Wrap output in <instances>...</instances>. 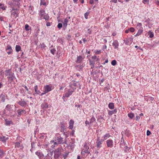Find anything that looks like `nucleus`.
Masks as SVG:
<instances>
[{
  "label": "nucleus",
  "instance_id": "a211bd4d",
  "mask_svg": "<svg viewBox=\"0 0 159 159\" xmlns=\"http://www.w3.org/2000/svg\"><path fill=\"white\" fill-rule=\"evenodd\" d=\"M69 123V125L68 127V128L69 129H72L73 127V125L74 123V121L73 120L71 119L70 120Z\"/></svg>",
  "mask_w": 159,
  "mask_h": 159
},
{
  "label": "nucleus",
  "instance_id": "72a5a7b5",
  "mask_svg": "<svg viewBox=\"0 0 159 159\" xmlns=\"http://www.w3.org/2000/svg\"><path fill=\"white\" fill-rule=\"evenodd\" d=\"M8 139V138H6L3 135L0 139V140L2 141L3 143H5L6 141Z\"/></svg>",
  "mask_w": 159,
  "mask_h": 159
},
{
  "label": "nucleus",
  "instance_id": "680f3d73",
  "mask_svg": "<svg viewBox=\"0 0 159 159\" xmlns=\"http://www.w3.org/2000/svg\"><path fill=\"white\" fill-rule=\"evenodd\" d=\"M151 134V132L149 130H147V136L150 135Z\"/></svg>",
  "mask_w": 159,
  "mask_h": 159
},
{
  "label": "nucleus",
  "instance_id": "c9c22d12",
  "mask_svg": "<svg viewBox=\"0 0 159 159\" xmlns=\"http://www.w3.org/2000/svg\"><path fill=\"white\" fill-rule=\"evenodd\" d=\"M128 116L131 119H132L134 117V115L133 113L130 112L128 114Z\"/></svg>",
  "mask_w": 159,
  "mask_h": 159
},
{
  "label": "nucleus",
  "instance_id": "bf43d9fd",
  "mask_svg": "<svg viewBox=\"0 0 159 159\" xmlns=\"http://www.w3.org/2000/svg\"><path fill=\"white\" fill-rule=\"evenodd\" d=\"M107 48V46L105 45H104L102 46V49L104 51Z\"/></svg>",
  "mask_w": 159,
  "mask_h": 159
},
{
  "label": "nucleus",
  "instance_id": "b1692460",
  "mask_svg": "<svg viewBox=\"0 0 159 159\" xmlns=\"http://www.w3.org/2000/svg\"><path fill=\"white\" fill-rule=\"evenodd\" d=\"M25 30L29 33L31 32V28L28 24H26L25 26Z\"/></svg>",
  "mask_w": 159,
  "mask_h": 159
},
{
  "label": "nucleus",
  "instance_id": "a19ab883",
  "mask_svg": "<svg viewBox=\"0 0 159 159\" xmlns=\"http://www.w3.org/2000/svg\"><path fill=\"white\" fill-rule=\"evenodd\" d=\"M6 20V17L5 16L0 15V21H5Z\"/></svg>",
  "mask_w": 159,
  "mask_h": 159
},
{
  "label": "nucleus",
  "instance_id": "412c9836",
  "mask_svg": "<svg viewBox=\"0 0 159 159\" xmlns=\"http://www.w3.org/2000/svg\"><path fill=\"white\" fill-rule=\"evenodd\" d=\"M108 114L109 115H112L113 114H116L117 112V109H115L112 111H108Z\"/></svg>",
  "mask_w": 159,
  "mask_h": 159
},
{
  "label": "nucleus",
  "instance_id": "9d476101",
  "mask_svg": "<svg viewBox=\"0 0 159 159\" xmlns=\"http://www.w3.org/2000/svg\"><path fill=\"white\" fill-rule=\"evenodd\" d=\"M17 116L20 117L22 114H25L26 113L25 110L19 109L17 110Z\"/></svg>",
  "mask_w": 159,
  "mask_h": 159
},
{
  "label": "nucleus",
  "instance_id": "6e6552de",
  "mask_svg": "<svg viewBox=\"0 0 159 159\" xmlns=\"http://www.w3.org/2000/svg\"><path fill=\"white\" fill-rule=\"evenodd\" d=\"M41 107V109L43 110V112L45 111L46 110L47 108L48 107V105L45 100L42 103Z\"/></svg>",
  "mask_w": 159,
  "mask_h": 159
},
{
  "label": "nucleus",
  "instance_id": "c03bdc74",
  "mask_svg": "<svg viewBox=\"0 0 159 159\" xmlns=\"http://www.w3.org/2000/svg\"><path fill=\"white\" fill-rule=\"evenodd\" d=\"M61 131H64L66 129L65 126L63 124H61Z\"/></svg>",
  "mask_w": 159,
  "mask_h": 159
},
{
  "label": "nucleus",
  "instance_id": "0e129e2a",
  "mask_svg": "<svg viewBox=\"0 0 159 159\" xmlns=\"http://www.w3.org/2000/svg\"><path fill=\"white\" fill-rule=\"evenodd\" d=\"M46 93H47L45 92V91L44 90L43 93H40L39 95L40 96H42L43 95H44Z\"/></svg>",
  "mask_w": 159,
  "mask_h": 159
},
{
  "label": "nucleus",
  "instance_id": "864d4df0",
  "mask_svg": "<svg viewBox=\"0 0 159 159\" xmlns=\"http://www.w3.org/2000/svg\"><path fill=\"white\" fill-rule=\"evenodd\" d=\"M101 52H101V50H96L95 51V54L96 55L99 54L101 53Z\"/></svg>",
  "mask_w": 159,
  "mask_h": 159
},
{
  "label": "nucleus",
  "instance_id": "f257e3e1",
  "mask_svg": "<svg viewBox=\"0 0 159 159\" xmlns=\"http://www.w3.org/2000/svg\"><path fill=\"white\" fill-rule=\"evenodd\" d=\"M54 142L53 140L52 141H51V142H54L53 145L52 146V148H54L58 144H63L66 143L65 139L61 137L60 134H56L54 138Z\"/></svg>",
  "mask_w": 159,
  "mask_h": 159
},
{
  "label": "nucleus",
  "instance_id": "0eeeda50",
  "mask_svg": "<svg viewBox=\"0 0 159 159\" xmlns=\"http://www.w3.org/2000/svg\"><path fill=\"white\" fill-rule=\"evenodd\" d=\"M53 88L51 84L47 85L44 87V90L47 93L51 91Z\"/></svg>",
  "mask_w": 159,
  "mask_h": 159
},
{
  "label": "nucleus",
  "instance_id": "e433bc0d",
  "mask_svg": "<svg viewBox=\"0 0 159 159\" xmlns=\"http://www.w3.org/2000/svg\"><path fill=\"white\" fill-rule=\"evenodd\" d=\"M69 19L66 18L64 20V21L63 23V26L64 27H66L67 25V23L68 22Z\"/></svg>",
  "mask_w": 159,
  "mask_h": 159
},
{
  "label": "nucleus",
  "instance_id": "de8ad7c7",
  "mask_svg": "<svg viewBox=\"0 0 159 159\" xmlns=\"http://www.w3.org/2000/svg\"><path fill=\"white\" fill-rule=\"evenodd\" d=\"M89 63L90 65H94L95 63V61L92 60H89Z\"/></svg>",
  "mask_w": 159,
  "mask_h": 159
},
{
  "label": "nucleus",
  "instance_id": "a18cd8bd",
  "mask_svg": "<svg viewBox=\"0 0 159 159\" xmlns=\"http://www.w3.org/2000/svg\"><path fill=\"white\" fill-rule=\"evenodd\" d=\"M4 154V153L2 150L0 149V158H2L3 157Z\"/></svg>",
  "mask_w": 159,
  "mask_h": 159
},
{
  "label": "nucleus",
  "instance_id": "338daca9",
  "mask_svg": "<svg viewBox=\"0 0 159 159\" xmlns=\"http://www.w3.org/2000/svg\"><path fill=\"white\" fill-rule=\"evenodd\" d=\"M136 120H137V121H138L139 120L140 118V117L139 116H137L136 117Z\"/></svg>",
  "mask_w": 159,
  "mask_h": 159
},
{
  "label": "nucleus",
  "instance_id": "dca6fc26",
  "mask_svg": "<svg viewBox=\"0 0 159 159\" xmlns=\"http://www.w3.org/2000/svg\"><path fill=\"white\" fill-rule=\"evenodd\" d=\"M112 45L115 49H118L119 45V43L117 40H114Z\"/></svg>",
  "mask_w": 159,
  "mask_h": 159
},
{
  "label": "nucleus",
  "instance_id": "4be33fe9",
  "mask_svg": "<svg viewBox=\"0 0 159 159\" xmlns=\"http://www.w3.org/2000/svg\"><path fill=\"white\" fill-rule=\"evenodd\" d=\"M73 92V91H70V90H69L66 93H64V94L66 97L68 98L70 96V95H72Z\"/></svg>",
  "mask_w": 159,
  "mask_h": 159
},
{
  "label": "nucleus",
  "instance_id": "423d86ee",
  "mask_svg": "<svg viewBox=\"0 0 159 159\" xmlns=\"http://www.w3.org/2000/svg\"><path fill=\"white\" fill-rule=\"evenodd\" d=\"M106 143L107 148H111L114 146L113 140L111 139H109L106 141Z\"/></svg>",
  "mask_w": 159,
  "mask_h": 159
},
{
  "label": "nucleus",
  "instance_id": "39448f33",
  "mask_svg": "<svg viewBox=\"0 0 159 159\" xmlns=\"http://www.w3.org/2000/svg\"><path fill=\"white\" fill-rule=\"evenodd\" d=\"M89 143L88 142L86 141L85 142L84 146V149L82 152L86 153H89V152L88 149L89 148Z\"/></svg>",
  "mask_w": 159,
  "mask_h": 159
},
{
  "label": "nucleus",
  "instance_id": "5701e85b",
  "mask_svg": "<svg viewBox=\"0 0 159 159\" xmlns=\"http://www.w3.org/2000/svg\"><path fill=\"white\" fill-rule=\"evenodd\" d=\"M7 78L8 79V80L10 83L12 82L14 80L16 79L14 74L12 75L10 77H7Z\"/></svg>",
  "mask_w": 159,
  "mask_h": 159
},
{
  "label": "nucleus",
  "instance_id": "7c9ffc66",
  "mask_svg": "<svg viewBox=\"0 0 159 159\" xmlns=\"http://www.w3.org/2000/svg\"><path fill=\"white\" fill-rule=\"evenodd\" d=\"M6 7L5 6V5L2 3H0V10L2 9L4 11L6 9Z\"/></svg>",
  "mask_w": 159,
  "mask_h": 159
},
{
  "label": "nucleus",
  "instance_id": "9b49d317",
  "mask_svg": "<svg viewBox=\"0 0 159 159\" xmlns=\"http://www.w3.org/2000/svg\"><path fill=\"white\" fill-rule=\"evenodd\" d=\"M6 51L7 54H10L12 53L13 50L12 49L10 45H8L6 48Z\"/></svg>",
  "mask_w": 159,
  "mask_h": 159
},
{
  "label": "nucleus",
  "instance_id": "2eb2a0df",
  "mask_svg": "<svg viewBox=\"0 0 159 159\" xmlns=\"http://www.w3.org/2000/svg\"><path fill=\"white\" fill-rule=\"evenodd\" d=\"M111 137V135L109 133H106V134L104 135L102 137V139L104 141L105 140H107L108 138L110 137Z\"/></svg>",
  "mask_w": 159,
  "mask_h": 159
},
{
  "label": "nucleus",
  "instance_id": "f3484780",
  "mask_svg": "<svg viewBox=\"0 0 159 159\" xmlns=\"http://www.w3.org/2000/svg\"><path fill=\"white\" fill-rule=\"evenodd\" d=\"M84 58V57H83L82 56H78L77 58L76 62L78 63H80L82 62Z\"/></svg>",
  "mask_w": 159,
  "mask_h": 159
},
{
  "label": "nucleus",
  "instance_id": "603ef678",
  "mask_svg": "<svg viewBox=\"0 0 159 159\" xmlns=\"http://www.w3.org/2000/svg\"><path fill=\"white\" fill-rule=\"evenodd\" d=\"M129 31L133 33L134 32L135 30V29L133 27H130L129 28Z\"/></svg>",
  "mask_w": 159,
  "mask_h": 159
},
{
  "label": "nucleus",
  "instance_id": "ddd939ff",
  "mask_svg": "<svg viewBox=\"0 0 159 159\" xmlns=\"http://www.w3.org/2000/svg\"><path fill=\"white\" fill-rule=\"evenodd\" d=\"M18 104L22 107H25L27 105V103L24 100L21 99L18 102Z\"/></svg>",
  "mask_w": 159,
  "mask_h": 159
},
{
  "label": "nucleus",
  "instance_id": "052dcab7",
  "mask_svg": "<svg viewBox=\"0 0 159 159\" xmlns=\"http://www.w3.org/2000/svg\"><path fill=\"white\" fill-rule=\"evenodd\" d=\"M154 2L157 6H159V1L158 0H155Z\"/></svg>",
  "mask_w": 159,
  "mask_h": 159
},
{
  "label": "nucleus",
  "instance_id": "c756f323",
  "mask_svg": "<svg viewBox=\"0 0 159 159\" xmlns=\"http://www.w3.org/2000/svg\"><path fill=\"white\" fill-rule=\"evenodd\" d=\"M13 2H16V3H14L15 6L16 7H20L19 6L20 4V0H13Z\"/></svg>",
  "mask_w": 159,
  "mask_h": 159
},
{
  "label": "nucleus",
  "instance_id": "6e6d98bb",
  "mask_svg": "<svg viewBox=\"0 0 159 159\" xmlns=\"http://www.w3.org/2000/svg\"><path fill=\"white\" fill-rule=\"evenodd\" d=\"M62 24L61 23H59L57 25V27L60 29L62 27Z\"/></svg>",
  "mask_w": 159,
  "mask_h": 159
},
{
  "label": "nucleus",
  "instance_id": "473e14b6",
  "mask_svg": "<svg viewBox=\"0 0 159 159\" xmlns=\"http://www.w3.org/2000/svg\"><path fill=\"white\" fill-rule=\"evenodd\" d=\"M108 107L110 109H113L114 108V103L113 102L110 103L108 105Z\"/></svg>",
  "mask_w": 159,
  "mask_h": 159
},
{
  "label": "nucleus",
  "instance_id": "4c0bfd02",
  "mask_svg": "<svg viewBox=\"0 0 159 159\" xmlns=\"http://www.w3.org/2000/svg\"><path fill=\"white\" fill-rule=\"evenodd\" d=\"M43 18L45 19L46 20H48L49 19V16L48 14L45 13L43 17Z\"/></svg>",
  "mask_w": 159,
  "mask_h": 159
},
{
  "label": "nucleus",
  "instance_id": "4d7b16f0",
  "mask_svg": "<svg viewBox=\"0 0 159 159\" xmlns=\"http://www.w3.org/2000/svg\"><path fill=\"white\" fill-rule=\"evenodd\" d=\"M85 123L86 126H87L88 125H89V126L90 125L89 124V121H88L87 120H86L85 121Z\"/></svg>",
  "mask_w": 159,
  "mask_h": 159
},
{
  "label": "nucleus",
  "instance_id": "20e7f679",
  "mask_svg": "<svg viewBox=\"0 0 159 159\" xmlns=\"http://www.w3.org/2000/svg\"><path fill=\"white\" fill-rule=\"evenodd\" d=\"M137 29L138 31L137 33L134 36L135 37L140 35L143 32V29L142 27V24L141 23H137Z\"/></svg>",
  "mask_w": 159,
  "mask_h": 159
},
{
  "label": "nucleus",
  "instance_id": "aec40b11",
  "mask_svg": "<svg viewBox=\"0 0 159 159\" xmlns=\"http://www.w3.org/2000/svg\"><path fill=\"white\" fill-rule=\"evenodd\" d=\"M35 154L37 155L39 159H43L44 158V155L43 154L40 152H37Z\"/></svg>",
  "mask_w": 159,
  "mask_h": 159
},
{
  "label": "nucleus",
  "instance_id": "1a4fd4ad",
  "mask_svg": "<svg viewBox=\"0 0 159 159\" xmlns=\"http://www.w3.org/2000/svg\"><path fill=\"white\" fill-rule=\"evenodd\" d=\"M52 152L53 154H54V157L55 159L58 158L61 153V151L58 149L56 150L54 152Z\"/></svg>",
  "mask_w": 159,
  "mask_h": 159
},
{
  "label": "nucleus",
  "instance_id": "f03ea898",
  "mask_svg": "<svg viewBox=\"0 0 159 159\" xmlns=\"http://www.w3.org/2000/svg\"><path fill=\"white\" fill-rule=\"evenodd\" d=\"M11 7L12 9L11 11V17L15 18L18 17L19 14L18 11L20 9V7H15L14 5H11Z\"/></svg>",
  "mask_w": 159,
  "mask_h": 159
},
{
  "label": "nucleus",
  "instance_id": "cd10ccee",
  "mask_svg": "<svg viewBox=\"0 0 159 159\" xmlns=\"http://www.w3.org/2000/svg\"><path fill=\"white\" fill-rule=\"evenodd\" d=\"M96 121V119L95 117L93 116L91 118L90 120L89 124L90 125H92L93 123L95 122Z\"/></svg>",
  "mask_w": 159,
  "mask_h": 159
},
{
  "label": "nucleus",
  "instance_id": "3c124183",
  "mask_svg": "<svg viewBox=\"0 0 159 159\" xmlns=\"http://www.w3.org/2000/svg\"><path fill=\"white\" fill-rule=\"evenodd\" d=\"M124 149L125 150V151L127 152V151H129V150L130 149V148L129 147H128L127 146H125L124 148Z\"/></svg>",
  "mask_w": 159,
  "mask_h": 159
},
{
  "label": "nucleus",
  "instance_id": "4468645a",
  "mask_svg": "<svg viewBox=\"0 0 159 159\" xmlns=\"http://www.w3.org/2000/svg\"><path fill=\"white\" fill-rule=\"evenodd\" d=\"M5 74L6 76L10 77L12 75H14V73L11 72V71L10 69H8L5 71Z\"/></svg>",
  "mask_w": 159,
  "mask_h": 159
},
{
  "label": "nucleus",
  "instance_id": "c85d7f7f",
  "mask_svg": "<svg viewBox=\"0 0 159 159\" xmlns=\"http://www.w3.org/2000/svg\"><path fill=\"white\" fill-rule=\"evenodd\" d=\"M91 58L93 59V60L95 61L98 62L100 61V58L97 57V56L95 55L92 56Z\"/></svg>",
  "mask_w": 159,
  "mask_h": 159
},
{
  "label": "nucleus",
  "instance_id": "f704fd0d",
  "mask_svg": "<svg viewBox=\"0 0 159 159\" xmlns=\"http://www.w3.org/2000/svg\"><path fill=\"white\" fill-rule=\"evenodd\" d=\"M5 125L7 126H9L11 124H12V122L11 120L9 121L7 120V119L5 120Z\"/></svg>",
  "mask_w": 159,
  "mask_h": 159
},
{
  "label": "nucleus",
  "instance_id": "ea45409f",
  "mask_svg": "<svg viewBox=\"0 0 159 159\" xmlns=\"http://www.w3.org/2000/svg\"><path fill=\"white\" fill-rule=\"evenodd\" d=\"M16 52H19L21 50V47L18 45H16L15 47Z\"/></svg>",
  "mask_w": 159,
  "mask_h": 159
},
{
  "label": "nucleus",
  "instance_id": "09e8293b",
  "mask_svg": "<svg viewBox=\"0 0 159 159\" xmlns=\"http://www.w3.org/2000/svg\"><path fill=\"white\" fill-rule=\"evenodd\" d=\"M117 64L116 61V60H114L111 62V64L112 66H115Z\"/></svg>",
  "mask_w": 159,
  "mask_h": 159
},
{
  "label": "nucleus",
  "instance_id": "13d9d810",
  "mask_svg": "<svg viewBox=\"0 0 159 159\" xmlns=\"http://www.w3.org/2000/svg\"><path fill=\"white\" fill-rule=\"evenodd\" d=\"M66 97L65 96V95L64 94L62 98L63 99L64 102H66L67 100V99L65 98Z\"/></svg>",
  "mask_w": 159,
  "mask_h": 159
},
{
  "label": "nucleus",
  "instance_id": "8fccbe9b",
  "mask_svg": "<svg viewBox=\"0 0 159 159\" xmlns=\"http://www.w3.org/2000/svg\"><path fill=\"white\" fill-rule=\"evenodd\" d=\"M77 67L80 70H82L83 69L84 66L81 65H79L77 66Z\"/></svg>",
  "mask_w": 159,
  "mask_h": 159
},
{
  "label": "nucleus",
  "instance_id": "774afa93",
  "mask_svg": "<svg viewBox=\"0 0 159 159\" xmlns=\"http://www.w3.org/2000/svg\"><path fill=\"white\" fill-rule=\"evenodd\" d=\"M149 1V0H143V2L145 4L147 2H148Z\"/></svg>",
  "mask_w": 159,
  "mask_h": 159
},
{
  "label": "nucleus",
  "instance_id": "e2e57ef3",
  "mask_svg": "<svg viewBox=\"0 0 159 159\" xmlns=\"http://www.w3.org/2000/svg\"><path fill=\"white\" fill-rule=\"evenodd\" d=\"M7 3L10 5V6H11V5H14L15 6V7H16L15 6V4H14V3H12V2H7Z\"/></svg>",
  "mask_w": 159,
  "mask_h": 159
},
{
  "label": "nucleus",
  "instance_id": "7ed1b4c3",
  "mask_svg": "<svg viewBox=\"0 0 159 159\" xmlns=\"http://www.w3.org/2000/svg\"><path fill=\"white\" fill-rule=\"evenodd\" d=\"M103 142V140L101 139L100 137L97 136L95 144V147L97 150H99L102 147V145Z\"/></svg>",
  "mask_w": 159,
  "mask_h": 159
},
{
  "label": "nucleus",
  "instance_id": "bb28decb",
  "mask_svg": "<svg viewBox=\"0 0 159 159\" xmlns=\"http://www.w3.org/2000/svg\"><path fill=\"white\" fill-rule=\"evenodd\" d=\"M50 52L53 55H54L55 53H56L57 54L58 53V52L56 51V50L55 48L50 49Z\"/></svg>",
  "mask_w": 159,
  "mask_h": 159
},
{
  "label": "nucleus",
  "instance_id": "a878e982",
  "mask_svg": "<svg viewBox=\"0 0 159 159\" xmlns=\"http://www.w3.org/2000/svg\"><path fill=\"white\" fill-rule=\"evenodd\" d=\"M53 155L52 152H50L48 153L47 156L43 158V159H52V158L51 157V156H52Z\"/></svg>",
  "mask_w": 159,
  "mask_h": 159
},
{
  "label": "nucleus",
  "instance_id": "79ce46f5",
  "mask_svg": "<svg viewBox=\"0 0 159 159\" xmlns=\"http://www.w3.org/2000/svg\"><path fill=\"white\" fill-rule=\"evenodd\" d=\"M148 35H149V38H152L154 37V34L153 32L149 31L148 33Z\"/></svg>",
  "mask_w": 159,
  "mask_h": 159
},
{
  "label": "nucleus",
  "instance_id": "49530a36",
  "mask_svg": "<svg viewBox=\"0 0 159 159\" xmlns=\"http://www.w3.org/2000/svg\"><path fill=\"white\" fill-rule=\"evenodd\" d=\"M69 152H65V154H62V156H63V157L64 158V159H66V157L68 155Z\"/></svg>",
  "mask_w": 159,
  "mask_h": 159
},
{
  "label": "nucleus",
  "instance_id": "37998d69",
  "mask_svg": "<svg viewBox=\"0 0 159 159\" xmlns=\"http://www.w3.org/2000/svg\"><path fill=\"white\" fill-rule=\"evenodd\" d=\"M15 148H19L21 147V144L19 142H16L15 143Z\"/></svg>",
  "mask_w": 159,
  "mask_h": 159
},
{
  "label": "nucleus",
  "instance_id": "69168bd1",
  "mask_svg": "<svg viewBox=\"0 0 159 159\" xmlns=\"http://www.w3.org/2000/svg\"><path fill=\"white\" fill-rule=\"evenodd\" d=\"M22 86L23 87H24L27 91H29L28 88H27V86L26 85H22Z\"/></svg>",
  "mask_w": 159,
  "mask_h": 159
},
{
  "label": "nucleus",
  "instance_id": "5fc2aeb1",
  "mask_svg": "<svg viewBox=\"0 0 159 159\" xmlns=\"http://www.w3.org/2000/svg\"><path fill=\"white\" fill-rule=\"evenodd\" d=\"M89 13L88 12H86L84 14V16L86 19H87L88 18V16L89 15Z\"/></svg>",
  "mask_w": 159,
  "mask_h": 159
},
{
  "label": "nucleus",
  "instance_id": "f8f14e48",
  "mask_svg": "<svg viewBox=\"0 0 159 159\" xmlns=\"http://www.w3.org/2000/svg\"><path fill=\"white\" fill-rule=\"evenodd\" d=\"M45 11L44 9H41L39 11V19L41 20L43 19V17L44 15Z\"/></svg>",
  "mask_w": 159,
  "mask_h": 159
},
{
  "label": "nucleus",
  "instance_id": "58836bf2",
  "mask_svg": "<svg viewBox=\"0 0 159 159\" xmlns=\"http://www.w3.org/2000/svg\"><path fill=\"white\" fill-rule=\"evenodd\" d=\"M0 97L1 98V101L4 102L6 99L5 96L4 94L2 93L0 96Z\"/></svg>",
  "mask_w": 159,
  "mask_h": 159
},
{
  "label": "nucleus",
  "instance_id": "393cba45",
  "mask_svg": "<svg viewBox=\"0 0 159 159\" xmlns=\"http://www.w3.org/2000/svg\"><path fill=\"white\" fill-rule=\"evenodd\" d=\"M34 89L35 94H39L41 93L40 91L38 90V87L37 85H35L34 87Z\"/></svg>",
  "mask_w": 159,
  "mask_h": 159
},
{
  "label": "nucleus",
  "instance_id": "6ab92c4d",
  "mask_svg": "<svg viewBox=\"0 0 159 159\" xmlns=\"http://www.w3.org/2000/svg\"><path fill=\"white\" fill-rule=\"evenodd\" d=\"M13 107V105H11L9 104H8L6 107V109L10 111H12V107Z\"/></svg>",
  "mask_w": 159,
  "mask_h": 159
},
{
  "label": "nucleus",
  "instance_id": "2f4dec72",
  "mask_svg": "<svg viewBox=\"0 0 159 159\" xmlns=\"http://www.w3.org/2000/svg\"><path fill=\"white\" fill-rule=\"evenodd\" d=\"M144 99L145 100L148 102L149 100L153 101L154 99V98L151 97L146 96L144 97Z\"/></svg>",
  "mask_w": 159,
  "mask_h": 159
}]
</instances>
